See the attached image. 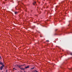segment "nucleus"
Returning a JSON list of instances; mask_svg holds the SVG:
<instances>
[{
	"instance_id": "1",
	"label": "nucleus",
	"mask_w": 72,
	"mask_h": 72,
	"mask_svg": "<svg viewBox=\"0 0 72 72\" xmlns=\"http://www.w3.org/2000/svg\"><path fill=\"white\" fill-rule=\"evenodd\" d=\"M4 67V65H3L2 66H1L0 68V70H2V69H3V67Z\"/></svg>"
},
{
	"instance_id": "2",
	"label": "nucleus",
	"mask_w": 72,
	"mask_h": 72,
	"mask_svg": "<svg viewBox=\"0 0 72 72\" xmlns=\"http://www.w3.org/2000/svg\"><path fill=\"white\" fill-rule=\"evenodd\" d=\"M30 68V66H28L25 67V69H27V68Z\"/></svg>"
},
{
	"instance_id": "3",
	"label": "nucleus",
	"mask_w": 72,
	"mask_h": 72,
	"mask_svg": "<svg viewBox=\"0 0 72 72\" xmlns=\"http://www.w3.org/2000/svg\"><path fill=\"white\" fill-rule=\"evenodd\" d=\"M20 69H22V70H24V69H25V68H23L21 67V68Z\"/></svg>"
},
{
	"instance_id": "4",
	"label": "nucleus",
	"mask_w": 72,
	"mask_h": 72,
	"mask_svg": "<svg viewBox=\"0 0 72 72\" xmlns=\"http://www.w3.org/2000/svg\"><path fill=\"white\" fill-rule=\"evenodd\" d=\"M0 64H1V65H2V66L3 65H4V64H3V63L1 62H0Z\"/></svg>"
},
{
	"instance_id": "5",
	"label": "nucleus",
	"mask_w": 72,
	"mask_h": 72,
	"mask_svg": "<svg viewBox=\"0 0 72 72\" xmlns=\"http://www.w3.org/2000/svg\"><path fill=\"white\" fill-rule=\"evenodd\" d=\"M36 2H34L33 3V5H35V4H36Z\"/></svg>"
},
{
	"instance_id": "6",
	"label": "nucleus",
	"mask_w": 72,
	"mask_h": 72,
	"mask_svg": "<svg viewBox=\"0 0 72 72\" xmlns=\"http://www.w3.org/2000/svg\"><path fill=\"white\" fill-rule=\"evenodd\" d=\"M18 12H15V14H18Z\"/></svg>"
},
{
	"instance_id": "7",
	"label": "nucleus",
	"mask_w": 72,
	"mask_h": 72,
	"mask_svg": "<svg viewBox=\"0 0 72 72\" xmlns=\"http://www.w3.org/2000/svg\"><path fill=\"white\" fill-rule=\"evenodd\" d=\"M18 67H19V68H20V69H21V66H18Z\"/></svg>"
},
{
	"instance_id": "8",
	"label": "nucleus",
	"mask_w": 72,
	"mask_h": 72,
	"mask_svg": "<svg viewBox=\"0 0 72 72\" xmlns=\"http://www.w3.org/2000/svg\"><path fill=\"white\" fill-rule=\"evenodd\" d=\"M34 72H37V70H35V71H34Z\"/></svg>"
},
{
	"instance_id": "9",
	"label": "nucleus",
	"mask_w": 72,
	"mask_h": 72,
	"mask_svg": "<svg viewBox=\"0 0 72 72\" xmlns=\"http://www.w3.org/2000/svg\"><path fill=\"white\" fill-rule=\"evenodd\" d=\"M34 68H31V69H34Z\"/></svg>"
},
{
	"instance_id": "10",
	"label": "nucleus",
	"mask_w": 72,
	"mask_h": 72,
	"mask_svg": "<svg viewBox=\"0 0 72 72\" xmlns=\"http://www.w3.org/2000/svg\"><path fill=\"white\" fill-rule=\"evenodd\" d=\"M13 69H15V70H17L16 69H15V68H13Z\"/></svg>"
},
{
	"instance_id": "11",
	"label": "nucleus",
	"mask_w": 72,
	"mask_h": 72,
	"mask_svg": "<svg viewBox=\"0 0 72 72\" xmlns=\"http://www.w3.org/2000/svg\"><path fill=\"white\" fill-rule=\"evenodd\" d=\"M70 55H72V53H70Z\"/></svg>"
},
{
	"instance_id": "12",
	"label": "nucleus",
	"mask_w": 72,
	"mask_h": 72,
	"mask_svg": "<svg viewBox=\"0 0 72 72\" xmlns=\"http://www.w3.org/2000/svg\"><path fill=\"white\" fill-rule=\"evenodd\" d=\"M47 42H49V40H48L46 41Z\"/></svg>"
},
{
	"instance_id": "13",
	"label": "nucleus",
	"mask_w": 72,
	"mask_h": 72,
	"mask_svg": "<svg viewBox=\"0 0 72 72\" xmlns=\"http://www.w3.org/2000/svg\"><path fill=\"white\" fill-rule=\"evenodd\" d=\"M0 59H1V57H0Z\"/></svg>"
},
{
	"instance_id": "14",
	"label": "nucleus",
	"mask_w": 72,
	"mask_h": 72,
	"mask_svg": "<svg viewBox=\"0 0 72 72\" xmlns=\"http://www.w3.org/2000/svg\"><path fill=\"white\" fill-rule=\"evenodd\" d=\"M40 37H42V36L40 35Z\"/></svg>"
},
{
	"instance_id": "15",
	"label": "nucleus",
	"mask_w": 72,
	"mask_h": 72,
	"mask_svg": "<svg viewBox=\"0 0 72 72\" xmlns=\"http://www.w3.org/2000/svg\"><path fill=\"white\" fill-rule=\"evenodd\" d=\"M57 29L56 30V31H57Z\"/></svg>"
}]
</instances>
